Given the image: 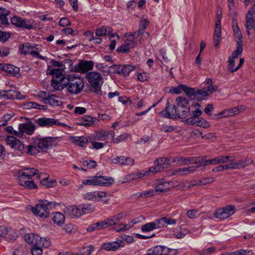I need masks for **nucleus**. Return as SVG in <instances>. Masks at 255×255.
<instances>
[{"label": "nucleus", "instance_id": "1", "mask_svg": "<svg viewBox=\"0 0 255 255\" xmlns=\"http://www.w3.org/2000/svg\"><path fill=\"white\" fill-rule=\"evenodd\" d=\"M62 89L66 88L68 93L72 95H77L83 89L85 84L82 78L71 75L67 76L62 82Z\"/></svg>", "mask_w": 255, "mask_h": 255}, {"label": "nucleus", "instance_id": "2", "mask_svg": "<svg viewBox=\"0 0 255 255\" xmlns=\"http://www.w3.org/2000/svg\"><path fill=\"white\" fill-rule=\"evenodd\" d=\"M86 78L91 87L92 91L99 95H103L101 86L103 84V79L100 74L96 72H90L86 74Z\"/></svg>", "mask_w": 255, "mask_h": 255}, {"label": "nucleus", "instance_id": "3", "mask_svg": "<svg viewBox=\"0 0 255 255\" xmlns=\"http://www.w3.org/2000/svg\"><path fill=\"white\" fill-rule=\"evenodd\" d=\"M55 202H48L47 201H42L32 208V211L37 216L47 218L49 216L50 210L55 207Z\"/></svg>", "mask_w": 255, "mask_h": 255}, {"label": "nucleus", "instance_id": "4", "mask_svg": "<svg viewBox=\"0 0 255 255\" xmlns=\"http://www.w3.org/2000/svg\"><path fill=\"white\" fill-rule=\"evenodd\" d=\"M114 181L111 177L102 176H94L90 179L84 180L83 184L86 185H100L102 186H110Z\"/></svg>", "mask_w": 255, "mask_h": 255}, {"label": "nucleus", "instance_id": "5", "mask_svg": "<svg viewBox=\"0 0 255 255\" xmlns=\"http://www.w3.org/2000/svg\"><path fill=\"white\" fill-rule=\"evenodd\" d=\"M25 241L29 244L34 246L48 248L50 245L49 239L43 238L37 234H26L24 236Z\"/></svg>", "mask_w": 255, "mask_h": 255}, {"label": "nucleus", "instance_id": "6", "mask_svg": "<svg viewBox=\"0 0 255 255\" xmlns=\"http://www.w3.org/2000/svg\"><path fill=\"white\" fill-rule=\"evenodd\" d=\"M36 138V144L39 145V147H40L41 151L42 152H46L47 151L49 147L52 146H56L61 139V138L58 136H47L43 138Z\"/></svg>", "mask_w": 255, "mask_h": 255}, {"label": "nucleus", "instance_id": "7", "mask_svg": "<svg viewBox=\"0 0 255 255\" xmlns=\"http://www.w3.org/2000/svg\"><path fill=\"white\" fill-rule=\"evenodd\" d=\"M149 23V21L147 19H142L139 22L138 29L133 33H130L129 36L135 38L140 37V41L145 40L149 36V34L145 31Z\"/></svg>", "mask_w": 255, "mask_h": 255}, {"label": "nucleus", "instance_id": "8", "mask_svg": "<svg viewBox=\"0 0 255 255\" xmlns=\"http://www.w3.org/2000/svg\"><path fill=\"white\" fill-rule=\"evenodd\" d=\"M49 74L53 76L51 81V86L56 90H60L62 89V82L65 79H67V77L62 74L61 71L59 69H53L51 70Z\"/></svg>", "mask_w": 255, "mask_h": 255}, {"label": "nucleus", "instance_id": "9", "mask_svg": "<svg viewBox=\"0 0 255 255\" xmlns=\"http://www.w3.org/2000/svg\"><path fill=\"white\" fill-rule=\"evenodd\" d=\"M170 159V157H161L155 159L154 161V165L149 168V172L156 173L169 167Z\"/></svg>", "mask_w": 255, "mask_h": 255}, {"label": "nucleus", "instance_id": "10", "mask_svg": "<svg viewBox=\"0 0 255 255\" xmlns=\"http://www.w3.org/2000/svg\"><path fill=\"white\" fill-rule=\"evenodd\" d=\"M235 208L233 205H229L224 208L218 209L214 213L215 218L220 220H224L234 214Z\"/></svg>", "mask_w": 255, "mask_h": 255}, {"label": "nucleus", "instance_id": "11", "mask_svg": "<svg viewBox=\"0 0 255 255\" xmlns=\"http://www.w3.org/2000/svg\"><path fill=\"white\" fill-rule=\"evenodd\" d=\"M184 109L175 105L170 106L169 103L167 102L165 110L160 112V114L165 118L174 119L178 117V111H182Z\"/></svg>", "mask_w": 255, "mask_h": 255}, {"label": "nucleus", "instance_id": "12", "mask_svg": "<svg viewBox=\"0 0 255 255\" xmlns=\"http://www.w3.org/2000/svg\"><path fill=\"white\" fill-rule=\"evenodd\" d=\"M19 49L20 52L24 55L28 54L32 55L34 57H39L42 59L44 58L40 56L39 52L37 51V48L35 45H32L29 43L20 44L19 46Z\"/></svg>", "mask_w": 255, "mask_h": 255}, {"label": "nucleus", "instance_id": "13", "mask_svg": "<svg viewBox=\"0 0 255 255\" xmlns=\"http://www.w3.org/2000/svg\"><path fill=\"white\" fill-rule=\"evenodd\" d=\"M18 180L21 186L28 189H32L37 188V186L34 183V181L32 178L28 177L20 171L18 173Z\"/></svg>", "mask_w": 255, "mask_h": 255}, {"label": "nucleus", "instance_id": "14", "mask_svg": "<svg viewBox=\"0 0 255 255\" xmlns=\"http://www.w3.org/2000/svg\"><path fill=\"white\" fill-rule=\"evenodd\" d=\"M10 21L12 24L18 27L24 28L28 30L31 29L33 27L32 23L30 21H26L17 16L11 17Z\"/></svg>", "mask_w": 255, "mask_h": 255}, {"label": "nucleus", "instance_id": "15", "mask_svg": "<svg viewBox=\"0 0 255 255\" xmlns=\"http://www.w3.org/2000/svg\"><path fill=\"white\" fill-rule=\"evenodd\" d=\"M255 14L253 12L248 11L246 16V26L247 29V33L248 36H250L253 34L255 33Z\"/></svg>", "mask_w": 255, "mask_h": 255}, {"label": "nucleus", "instance_id": "16", "mask_svg": "<svg viewBox=\"0 0 255 255\" xmlns=\"http://www.w3.org/2000/svg\"><path fill=\"white\" fill-rule=\"evenodd\" d=\"M5 140L6 143L11 148L20 151L24 150V146L23 144L19 139L13 136H7Z\"/></svg>", "mask_w": 255, "mask_h": 255}, {"label": "nucleus", "instance_id": "17", "mask_svg": "<svg viewBox=\"0 0 255 255\" xmlns=\"http://www.w3.org/2000/svg\"><path fill=\"white\" fill-rule=\"evenodd\" d=\"M36 178L40 180L41 185L46 187H51L56 185L55 180L49 179V175L45 173H41L37 175Z\"/></svg>", "mask_w": 255, "mask_h": 255}, {"label": "nucleus", "instance_id": "18", "mask_svg": "<svg viewBox=\"0 0 255 255\" xmlns=\"http://www.w3.org/2000/svg\"><path fill=\"white\" fill-rule=\"evenodd\" d=\"M123 242L118 240L113 242L105 243L102 245V249L107 251H117L120 247L123 246Z\"/></svg>", "mask_w": 255, "mask_h": 255}, {"label": "nucleus", "instance_id": "19", "mask_svg": "<svg viewBox=\"0 0 255 255\" xmlns=\"http://www.w3.org/2000/svg\"><path fill=\"white\" fill-rule=\"evenodd\" d=\"M64 212L70 218L79 217L82 215L80 209L74 205L66 207L64 208Z\"/></svg>", "mask_w": 255, "mask_h": 255}, {"label": "nucleus", "instance_id": "20", "mask_svg": "<svg viewBox=\"0 0 255 255\" xmlns=\"http://www.w3.org/2000/svg\"><path fill=\"white\" fill-rule=\"evenodd\" d=\"M36 123L40 127H51L53 125H57V121L53 119L42 118L37 119Z\"/></svg>", "mask_w": 255, "mask_h": 255}, {"label": "nucleus", "instance_id": "21", "mask_svg": "<svg viewBox=\"0 0 255 255\" xmlns=\"http://www.w3.org/2000/svg\"><path fill=\"white\" fill-rule=\"evenodd\" d=\"M0 70L12 75H15L19 72V68L11 64H0Z\"/></svg>", "mask_w": 255, "mask_h": 255}, {"label": "nucleus", "instance_id": "22", "mask_svg": "<svg viewBox=\"0 0 255 255\" xmlns=\"http://www.w3.org/2000/svg\"><path fill=\"white\" fill-rule=\"evenodd\" d=\"M1 96L9 99H21L22 97L19 92L12 90L3 91Z\"/></svg>", "mask_w": 255, "mask_h": 255}, {"label": "nucleus", "instance_id": "23", "mask_svg": "<svg viewBox=\"0 0 255 255\" xmlns=\"http://www.w3.org/2000/svg\"><path fill=\"white\" fill-rule=\"evenodd\" d=\"M208 161L209 159H207L206 156L190 157V164H199V165L197 166L198 167L208 165Z\"/></svg>", "mask_w": 255, "mask_h": 255}, {"label": "nucleus", "instance_id": "24", "mask_svg": "<svg viewBox=\"0 0 255 255\" xmlns=\"http://www.w3.org/2000/svg\"><path fill=\"white\" fill-rule=\"evenodd\" d=\"M18 130L21 132V136L23 133H26L28 134H32L35 130V126L33 125H28L26 124H21L18 126Z\"/></svg>", "mask_w": 255, "mask_h": 255}, {"label": "nucleus", "instance_id": "25", "mask_svg": "<svg viewBox=\"0 0 255 255\" xmlns=\"http://www.w3.org/2000/svg\"><path fill=\"white\" fill-rule=\"evenodd\" d=\"M94 66L92 61H81L79 64V70L83 73H86L91 70Z\"/></svg>", "mask_w": 255, "mask_h": 255}, {"label": "nucleus", "instance_id": "26", "mask_svg": "<svg viewBox=\"0 0 255 255\" xmlns=\"http://www.w3.org/2000/svg\"><path fill=\"white\" fill-rule=\"evenodd\" d=\"M36 138L33 139L32 143L27 146V153L30 155H34L41 151L40 147L36 144Z\"/></svg>", "mask_w": 255, "mask_h": 255}, {"label": "nucleus", "instance_id": "27", "mask_svg": "<svg viewBox=\"0 0 255 255\" xmlns=\"http://www.w3.org/2000/svg\"><path fill=\"white\" fill-rule=\"evenodd\" d=\"M36 138L33 139L32 143L27 146V153L30 155H34L41 151L40 147L36 144Z\"/></svg>", "mask_w": 255, "mask_h": 255}, {"label": "nucleus", "instance_id": "28", "mask_svg": "<svg viewBox=\"0 0 255 255\" xmlns=\"http://www.w3.org/2000/svg\"><path fill=\"white\" fill-rule=\"evenodd\" d=\"M70 139L74 144L81 147H86L88 143V139L83 136H72Z\"/></svg>", "mask_w": 255, "mask_h": 255}, {"label": "nucleus", "instance_id": "29", "mask_svg": "<svg viewBox=\"0 0 255 255\" xmlns=\"http://www.w3.org/2000/svg\"><path fill=\"white\" fill-rule=\"evenodd\" d=\"M172 162H176L179 166L188 165L190 164V157L177 156L173 158Z\"/></svg>", "mask_w": 255, "mask_h": 255}, {"label": "nucleus", "instance_id": "30", "mask_svg": "<svg viewBox=\"0 0 255 255\" xmlns=\"http://www.w3.org/2000/svg\"><path fill=\"white\" fill-rule=\"evenodd\" d=\"M9 13V10L0 8V24L7 26L8 25V18L6 16Z\"/></svg>", "mask_w": 255, "mask_h": 255}, {"label": "nucleus", "instance_id": "31", "mask_svg": "<svg viewBox=\"0 0 255 255\" xmlns=\"http://www.w3.org/2000/svg\"><path fill=\"white\" fill-rule=\"evenodd\" d=\"M176 102L177 106L180 108H190L189 101L185 98L181 96L178 97L176 98Z\"/></svg>", "mask_w": 255, "mask_h": 255}, {"label": "nucleus", "instance_id": "32", "mask_svg": "<svg viewBox=\"0 0 255 255\" xmlns=\"http://www.w3.org/2000/svg\"><path fill=\"white\" fill-rule=\"evenodd\" d=\"M171 182H163L157 185L155 187V191L156 192L162 193L163 192H166L170 190V184Z\"/></svg>", "mask_w": 255, "mask_h": 255}, {"label": "nucleus", "instance_id": "33", "mask_svg": "<svg viewBox=\"0 0 255 255\" xmlns=\"http://www.w3.org/2000/svg\"><path fill=\"white\" fill-rule=\"evenodd\" d=\"M253 163V160L251 159L246 158L244 160H239L235 161V165L237 169L243 168L246 166L250 165Z\"/></svg>", "mask_w": 255, "mask_h": 255}, {"label": "nucleus", "instance_id": "34", "mask_svg": "<svg viewBox=\"0 0 255 255\" xmlns=\"http://www.w3.org/2000/svg\"><path fill=\"white\" fill-rule=\"evenodd\" d=\"M112 31L113 29L111 27L103 26L97 29L96 34L98 36H102L110 34Z\"/></svg>", "mask_w": 255, "mask_h": 255}, {"label": "nucleus", "instance_id": "35", "mask_svg": "<svg viewBox=\"0 0 255 255\" xmlns=\"http://www.w3.org/2000/svg\"><path fill=\"white\" fill-rule=\"evenodd\" d=\"M65 216L60 212H56L54 214L52 217L53 221L56 224L61 226L65 221Z\"/></svg>", "mask_w": 255, "mask_h": 255}, {"label": "nucleus", "instance_id": "36", "mask_svg": "<svg viewBox=\"0 0 255 255\" xmlns=\"http://www.w3.org/2000/svg\"><path fill=\"white\" fill-rule=\"evenodd\" d=\"M58 97L55 95L51 94L49 95V98L47 102L45 103H48L52 106H60L62 103L60 100L57 99Z\"/></svg>", "mask_w": 255, "mask_h": 255}, {"label": "nucleus", "instance_id": "37", "mask_svg": "<svg viewBox=\"0 0 255 255\" xmlns=\"http://www.w3.org/2000/svg\"><path fill=\"white\" fill-rule=\"evenodd\" d=\"M93 118L91 116H88L82 118L78 121L77 124L80 126H83L86 127L91 126L93 124Z\"/></svg>", "mask_w": 255, "mask_h": 255}, {"label": "nucleus", "instance_id": "38", "mask_svg": "<svg viewBox=\"0 0 255 255\" xmlns=\"http://www.w3.org/2000/svg\"><path fill=\"white\" fill-rule=\"evenodd\" d=\"M153 249L154 255H167L168 253V248L164 246H156Z\"/></svg>", "mask_w": 255, "mask_h": 255}, {"label": "nucleus", "instance_id": "39", "mask_svg": "<svg viewBox=\"0 0 255 255\" xmlns=\"http://www.w3.org/2000/svg\"><path fill=\"white\" fill-rule=\"evenodd\" d=\"M123 214L121 213H118L110 218H108V221L110 226L115 225L118 224L120 220L123 218Z\"/></svg>", "mask_w": 255, "mask_h": 255}, {"label": "nucleus", "instance_id": "40", "mask_svg": "<svg viewBox=\"0 0 255 255\" xmlns=\"http://www.w3.org/2000/svg\"><path fill=\"white\" fill-rule=\"evenodd\" d=\"M110 195L109 194L104 192H96V200L98 198L99 199V200L107 203L110 199Z\"/></svg>", "mask_w": 255, "mask_h": 255}, {"label": "nucleus", "instance_id": "41", "mask_svg": "<svg viewBox=\"0 0 255 255\" xmlns=\"http://www.w3.org/2000/svg\"><path fill=\"white\" fill-rule=\"evenodd\" d=\"M236 114V110L234 107L232 108L225 109L222 111L221 112L219 113L218 115L222 116V117L223 118H226L228 117H231Z\"/></svg>", "mask_w": 255, "mask_h": 255}, {"label": "nucleus", "instance_id": "42", "mask_svg": "<svg viewBox=\"0 0 255 255\" xmlns=\"http://www.w3.org/2000/svg\"><path fill=\"white\" fill-rule=\"evenodd\" d=\"M134 68L135 67L131 65L121 66L120 69L121 70L120 74H123L125 76H128Z\"/></svg>", "mask_w": 255, "mask_h": 255}, {"label": "nucleus", "instance_id": "43", "mask_svg": "<svg viewBox=\"0 0 255 255\" xmlns=\"http://www.w3.org/2000/svg\"><path fill=\"white\" fill-rule=\"evenodd\" d=\"M185 92L186 95L189 97L192 98L193 97L197 98V93L195 89L188 87L185 85V87L183 88V91Z\"/></svg>", "mask_w": 255, "mask_h": 255}, {"label": "nucleus", "instance_id": "44", "mask_svg": "<svg viewBox=\"0 0 255 255\" xmlns=\"http://www.w3.org/2000/svg\"><path fill=\"white\" fill-rule=\"evenodd\" d=\"M20 172L30 178L38 173V170L33 168H25L20 171Z\"/></svg>", "mask_w": 255, "mask_h": 255}, {"label": "nucleus", "instance_id": "45", "mask_svg": "<svg viewBox=\"0 0 255 255\" xmlns=\"http://www.w3.org/2000/svg\"><path fill=\"white\" fill-rule=\"evenodd\" d=\"M121 165L132 166L134 164V160L130 157H127L125 156H122Z\"/></svg>", "mask_w": 255, "mask_h": 255}, {"label": "nucleus", "instance_id": "46", "mask_svg": "<svg viewBox=\"0 0 255 255\" xmlns=\"http://www.w3.org/2000/svg\"><path fill=\"white\" fill-rule=\"evenodd\" d=\"M26 252L25 245H21L16 249L12 255H25Z\"/></svg>", "mask_w": 255, "mask_h": 255}, {"label": "nucleus", "instance_id": "47", "mask_svg": "<svg viewBox=\"0 0 255 255\" xmlns=\"http://www.w3.org/2000/svg\"><path fill=\"white\" fill-rule=\"evenodd\" d=\"M95 210V207L92 204H85L82 209L81 213L83 214H88L94 212Z\"/></svg>", "mask_w": 255, "mask_h": 255}, {"label": "nucleus", "instance_id": "48", "mask_svg": "<svg viewBox=\"0 0 255 255\" xmlns=\"http://www.w3.org/2000/svg\"><path fill=\"white\" fill-rule=\"evenodd\" d=\"M185 87V85L180 84L176 87H171L169 91V93L171 94H179L181 93V91H183V88Z\"/></svg>", "mask_w": 255, "mask_h": 255}, {"label": "nucleus", "instance_id": "49", "mask_svg": "<svg viewBox=\"0 0 255 255\" xmlns=\"http://www.w3.org/2000/svg\"><path fill=\"white\" fill-rule=\"evenodd\" d=\"M221 33H220V30L218 29L214 33V43L215 47L217 49L219 48V43L221 40Z\"/></svg>", "mask_w": 255, "mask_h": 255}, {"label": "nucleus", "instance_id": "50", "mask_svg": "<svg viewBox=\"0 0 255 255\" xmlns=\"http://www.w3.org/2000/svg\"><path fill=\"white\" fill-rule=\"evenodd\" d=\"M130 33L128 34V37L126 40V44L128 45L130 48H133L135 45H136L138 42L137 41H134L133 40V39H135L132 36H129ZM141 41L140 39L138 41V43H140Z\"/></svg>", "mask_w": 255, "mask_h": 255}, {"label": "nucleus", "instance_id": "51", "mask_svg": "<svg viewBox=\"0 0 255 255\" xmlns=\"http://www.w3.org/2000/svg\"><path fill=\"white\" fill-rule=\"evenodd\" d=\"M243 50V47L241 45H237L236 49L232 52V56H231V58L234 59L237 58L239 55L242 53Z\"/></svg>", "mask_w": 255, "mask_h": 255}, {"label": "nucleus", "instance_id": "52", "mask_svg": "<svg viewBox=\"0 0 255 255\" xmlns=\"http://www.w3.org/2000/svg\"><path fill=\"white\" fill-rule=\"evenodd\" d=\"M178 118L180 119H186L187 117L189 116L190 113V108H186L183 110L182 111H178Z\"/></svg>", "mask_w": 255, "mask_h": 255}, {"label": "nucleus", "instance_id": "53", "mask_svg": "<svg viewBox=\"0 0 255 255\" xmlns=\"http://www.w3.org/2000/svg\"><path fill=\"white\" fill-rule=\"evenodd\" d=\"M155 229L152 222L146 223L142 225L141 227V230L143 232H149Z\"/></svg>", "mask_w": 255, "mask_h": 255}, {"label": "nucleus", "instance_id": "54", "mask_svg": "<svg viewBox=\"0 0 255 255\" xmlns=\"http://www.w3.org/2000/svg\"><path fill=\"white\" fill-rule=\"evenodd\" d=\"M196 126L199 127L207 128L210 127V125L206 120L204 119H200L198 120Z\"/></svg>", "mask_w": 255, "mask_h": 255}, {"label": "nucleus", "instance_id": "55", "mask_svg": "<svg viewBox=\"0 0 255 255\" xmlns=\"http://www.w3.org/2000/svg\"><path fill=\"white\" fill-rule=\"evenodd\" d=\"M163 220V218H161L159 219H156L152 222L155 229L163 227L165 226L164 221Z\"/></svg>", "mask_w": 255, "mask_h": 255}, {"label": "nucleus", "instance_id": "56", "mask_svg": "<svg viewBox=\"0 0 255 255\" xmlns=\"http://www.w3.org/2000/svg\"><path fill=\"white\" fill-rule=\"evenodd\" d=\"M223 159V158H222V156H220L212 159H209L208 163L209 164L212 165L223 164L224 161Z\"/></svg>", "mask_w": 255, "mask_h": 255}, {"label": "nucleus", "instance_id": "57", "mask_svg": "<svg viewBox=\"0 0 255 255\" xmlns=\"http://www.w3.org/2000/svg\"><path fill=\"white\" fill-rule=\"evenodd\" d=\"M198 166H190L188 167H185L184 173L181 174V175H187L196 171Z\"/></svg>", "mask_w": 255, "mask_h": 255}, {"label": "nucleus", "instance_id": "58", "mask_svg": "<svg viewBox=\"0 0 255 255\" xmlns=\"http://www.w3.org/2000/svg\"><path fill=\"white\" fill-rule=\"evenodd\" d=\"M108 138V133L107 131H102L98 133L96 136L95 139L99 140H105Z\"/></svg>", "mask_w": 255, "mask_h": 255}, {"label": "nucleus", "instance_id": "59", "mask_svg": "<svg viewBox=\"0 0 255 255\" xmlns=\"http://www.w3.org/2000/svg\"><path fill=\"white\" fill-rule=\"evenodd\" d=\"M121 66V65L118 66L116 65L111 66L108 72L110 73H117L120 74L121 70H120V69Z\"/></svg>", "mask_w": 255, "mask_h": 255}, {"label": "nucleus", "instance_id": "60", "mask_svg": "<svg viewBox=\"0 0 255 255\" xmlns=\"http://www.w3.org/2000/svg\"><path fill=\"white\" fill-rule=\"evenodd\" d=\"M95 224L97 227V229H101L107 228L108 226H110L107 219L105 220L104 221L97 222Z\"/></svg>", "mask_w": 255, "mask_h": 255}, {"label": "nucleus", "instance_id": "61", "mask_svg": "<svg viewBox=\"0 0 255 255\" xmlns=\"http://www.w3.org/2000/svg\"><path fill=\"white\" fill-rule=\"evenodd\" d=\"M42 247H39L38 246H34L31 249V252L32 255H41L42 254Z\"/></svg>", "mask_w": 255, "mask_h": 255}, {"label": "nucleus", "instance_id": "62", "mask_svg": "<svg viewBox=\"0 0 255 255\" xmlns=\"http://www.w3.org/2000/svg\"><path fill=\"white\" fill-rule=\"evenodd\" d=\"M129 136V135L127 133H124L123 134H121L120 135L118 136L117 137H116L114 140V142L116 143H119L120 142L123 141L128 138Z\"/></svg>", "mask_w": 255, "mask_h": 255}, {"label": "nucleus", "instance_id": "63", "mask_svg": "<svg viewBox=\"0 0 255 255\" xmlns=\"http://www.w3.org/2000/svg\"><path fill=\"white\" fill-rule=\"evenodd\" d=\"M94 248L92 246H88L84 248L83 252L78 254V255H90L93 252Z\"/></svg>", "mask_w": 255, "mask_h": 255}, {"label": "nucleus", "instance_id": "64", "mask_svg": "<svg viewBox=\"0 0 255 255\" xmlns=\"http://www.w3.org/2000/svg\"><path fill=\"white\" fill-rule=\"evenodd\" d=\"M237 255H253V252L251 250H240L236 251Z\"/></svg>", "mask_w": 255, "mask_h": 255}]
</instances>
